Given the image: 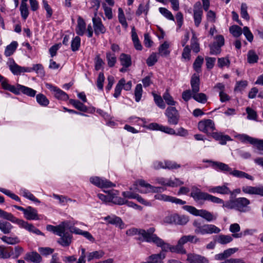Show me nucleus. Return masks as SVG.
I'll use <instances>...</instances> for the list:
<instances>
[{"instance_id": "f257e3e1", "label": "nucleus", "mask_w": 263, "mask_h": 263, "mask_svg": "<svg viewBox=\"0 0 263 263\" xmlns=\"http://www.w3.org/2000/svg\"><path fill=\"white\" fill-rule=\"evenodd\" d=\"M199 241V239L196 236L192 235H184L179 239L177 245L175 246H171L170 245L165 242L162 240V243H161L160 246H159V247H160L163 251H170L172 252L185 254L186 251L183 248V245L188 242L196 243Z\"/></svg>"}, {"instance_id": "f03ea898", "label": "nucleus", "mask_w": 263, "mask_h": 263, "mask_svg": "<svg viewBox=\"0 0 263 263\" xmlns=\"http://www.w3.org/2000/svg\"><path fill=\"white\" fill-rule=\"evenodd\" d=\"M155 229L153 227L150 228L147 230L143 229H131L126 231L128 235H134L139 234L142 236L143 240L149 243H153L158 247L162 243V239L154 234Z\"/></svg>"}, {"instance_id": "7ed1b4c3", "label": "nucleus", "mask_w": 263, "mask_h": 263, "mask_svg": "<svg viewBox=\"0 0 263 263\" xmlns=\"http://www.w3.org/2000/svg\"><path fill=\"white\" fill-rule=\"evenodd\" d=\"M190 196L192 197L196 202L210 201L213 203L217 204L223 203V200L222 199L207 193L202 192L200 189L196 186H193L192 187Z\"/></svg>"}, {"instance_id": "20e7f679", "label": "nucleus", "mask_w": 263, "mask_h": 263, "mask_svg": "<svg viewBox=\"0 0 263 263\" xmlns=\"http://www.w3.org/2000/svg\"><path fill=\"white\" fill-rule=\"evenodd\" d=\"M200 79L199 76L194 74L191 80V85L192 88V98L197 102L204 104L207 101V96L203 93H198L199 91Z\"/></svg>"}, {"instance_id": "39448f33", "label": "nucleus", "mask_w": 263, "mask_h": 263, "mask_svg": "<svg viewBox=\"0 0 263 263\" xmlns=\"http://www.w3.org/2000/svg\"><path fill=\"white\" fill-rule=\"evenodd\" d=\"M105 192L107 193V195L98 194L97 195L98 198L102 201L105 203L111 202L118 205L124 204L125 200L118 196L119 192L118 191L112 190Z\"/></svg>"}, {"instance_id": "423d86ee", "label": "nucleus", "mask_w": 263, "mask_h": 263, "mask_svg": "<svg viewBox=\"0 0 263 263\" xmlns=\"http://www.w3.org/2000/svg\"><path fill=\"white\" fill-rule=\"evenodd\" d=\"M183 209L196 216H200L208 221L215 220L217 218L216 215H214L212 213L206 210H198L196 208L191 205H184Z\"/></svg>"}, {"instance_id": "0eeeda50", "label": "nucleus", "mask_w": 263, "mask_h": 263, "mask_svg": "<svg viewBox=\"0 0 263 263\" xmlns=\"http://www.w3.org/2000/svg\"><path fill=\"white\" fill-rule=\"evenodd\" d=\"M193 226L195 228V233L204 235L206 234L218 233L220 229L216 226L211 224H205L201 225L200 221L195 220Z\"/></svg>"}, {"instance_id": "6e6552de", "label": "nucleus", "mask_w": 263, "mask_h": 263, "mask_svg": "<svg viewBox=\"0 0 263 263\" xmlns=\"http://www.w3.org/2000/svg\"><path fill=\"white\" fill-rule=\"evenodd\" d=\"M137 183L139 185L137 189L138 191L141 193H147L150 192L158 193L165 190V189L162 187L154 186L146 182L143 180H139L137 181Z\"/></svg>"}, {"instance_id": "1a4fd4ad", "label": "nucleus", "mask_w": 263, "mask_h": 263, "mask_svg": "<svg viewBox=\"0 0 263 263\" xmlns=\"http://www.w3.org/2000/svg\"><path fill=\"white\" fill-rule=\"evenodd\" d=\"M198 128L200 131L207 135H211L215 129L214 122L211 119H204L199 121Z\"/></svg>"}, {"instance_id": "9d476101", "label": "nucleus", "mask_w": 263, "mask_h": 263, "mask_svg": "<svg viewBox=\"0 0 263 263\" xmlns=\"http://www.w3.org/2000/svg\"><path fill=\"white\" fill-rule=\"evenodd\" d=\"M156 182L164 186L172 187H177L184 184V182L176 178H163L159 177L156 179Z\"/></svg>"}, {"instance_id": "9b49d317", "label": "nucleus", "mask_w": 263, "mask_h": 263, "mask_svg": "<svg viewBox=\"0 0 263 263\" xmlns=\"http://www.w3.org/2000/svg\"><path fill=\"white\" fill-rule=\"evenodd\" d=\"M13 223L17 224L20 228L25 229L29 232L33 233L37 235L44 236V234L39 229L35 228L32 224L29 223L23 219L16 217Z\"/></svg>"}, {"instance_id": "f8f14e48", "label": "nucleus", "mask_w": 263, "mask_h": 263, "mask_svg": "<svg viewBox=\"0 0 263 263\" xmlns=\"http://www.w3.org/2000/svg\"><path fill=\"white\" fill-rule=\"evenodd\" d=\"M165 115L167 118V122L171 125H176L179 120V113L175 107L171 106L167 108Z\"/></svg>"}, {"instance_id": "ddd939ff", "label": "nucleus", "mask_w": 263, "mask_h": 263, "mask_svg": "<svg viewBox=\"0 0 263 263\" xmlns=\"http://www.w3.org/2000/svg\"><path fill=\"white\" fill-rule=\"evenodd\" d=\"M8 65L10 70L14 75H21L22 73L30 72L28 67H22L17 65L13 59H9Z\"/></svg>"}, {"instance_id": "4468645a", "label": "nucleus", "mask_w": 263, "mask_h": 263, "mask_svg": "<svg viewBox=\"0 0 263 263\" xmlns=\"http://www.w3.org/2000/svg\"><path fill=\"white\" fill-rule=\"evenodd\" d=\"M89 181L92 184L100 188H107L115 186L110 181L104 178H100L97 176L90 177Z\"/></svg>"}, {"instance_id": "2eb2a0df", "label": "nucleus", "mask_w": 263, "mask_h": 263, "mask_svg": "<svg viewBox=\"0 0 263 263\" xmlns=\"http://www.w3.org/2000/svg\"><path fill=\"white\" fill-rule=\"evenodd\" d=\"M193 18L195 25L198 27L202 21L203 10L200 2H196L193 6Z\"/></svg>"}, {"instance_id": "dca6fc26", "label": "nucleus", "mask_w": 263, "mask_h": 263, "mask_svg": "<svg viewBox=\"0 0 263 263\" xmlns=\"http://www.w3.org/2000/svg\"><path fill=\"white\" fill-rule=\"evenodd\" d=\"M46 86L47 88L53 93L54 97L58 99L63 101H66L68 99V95L57 86L49 83H46Z\"/></svg>"}, {"instance_id": "f3484780", "label": "nucleus", "mask_w": 263, "mask_h": 263, "mask_svg": "<svg viewBox=\"0 0 263 263\" xmlns=\"http://www.w3.org/2000/svg\"><path fill=\"white\" fill-rule=\"evenodd\" d=\"M204 162L210 163L213 168L215 170L220 171L224 173H229L230 174L232 168L229 167V166L227 164L218 161H213L211 160L204 161Z\"/></svg>"}, {"instance_id": "a211bd4d", "label": "nucleus", "mask_w": 263, "mask_h": 263, "mask_svg": "<svg viewBox=\"0 0 263 263\" xmlns=\"http://www.w3.org/2000/svg\"><path fill=\"white\" fill-rule=\"evenodd\" d=\"M228 183H224L222 185L211 186L209 187L208 191L214 194L229 195L231 193V190L228 187Z\"/></svg>"}, {"instance_id": "6ab92c4d", "label": "nucleus", "mask_w": 263, "mask_h": 263, "mask_svg": "<svg viewBox=\"0 0 263 263\" xmlns=\"http://www.w3.org/2000/svg\"><path fill=\"white\" fill-rule=\"evenodd\" d=\"M148 127L151 129L160 130L171 135L176 134V132L173 128L168 126L159 124L157 123H152L149 124Z\"/></svg>"}, {"instance_id": "aec40b11", "label": "nucleus", "mask_w": 263, "mask_h": 263, "mask_svg": "<svg viewBox=\"0 0 263 263\" xmlns=\"http://www.w3.org/2000/svg\"><path fill=\"white\" fill-rule=\"evenodd\" d=\"M163 251L158 254H154L148 256L146 261L141 263H163V259L165 257V254Z\"/></svg>"}, {"instance_id": "412c9836", "label": "nucleus", "mask_w": 263, "mask_h": 263, "mask_svg": "<svg viewBox=\"0 0 263 263\" xmlns=\"http://www.w3.org/2000/svg\"><path fill=\"white\" fill-rule=\"evenodd\" d=\"M250 203V201L245 197H239L235 199L236 210L241 212H246V208Z\"/></svg>"}, {"instance_id": "4be33fe9", "label": "nucleus", "mask_w": 263, "mask_h": 263, "mask_svg": "<svg viewBox=\"0 0 263 263\" xmlns=\"http://www.w3.org/2000/svg\"><path fill=\"white\" fill-rule=\"evenodd\" d=\"M242 191L245 194L259 195L263 196V187H255L246 185L242 187Z\"/></svg>"}, {"instance_id": "5701e85b", "label": "nucleus", "mask_w": 263, "mask_h": 263, "mask_svg": "<svg viewBox=\"0 0 263 263\" xmlns=\"http://www.w3.org/2000/svg\"><path fill=\"white\" fill-rule=\"evenodd\" d=\"M24 215V217L29 220L40 219L37 210L31 206H28L26 208Z\"/></svg>"}, {"instance_id": "b1692460", "label": "nucleus", "mask_w": 263, "mask_h": 263, "mask_svg": "<svg viewBox=\"0 0 263 263\" xmlns=\"http://www.w3.org/2000/svg\"><path fill=\"white\" fill-rule=\"evenodd\" d=\"M187 260L190 263H209V260L205 257L195 254H188Z\"/></svg>"}, {"instance_id": "393cba45", "label": "nucleus", "mask_w": 263, "mask_h": 263, "mask_svg": "<svg viewBox=\"0 0 263 263\" xmlns=\"http://www.w3.org/2000/svg\"><path fill=\"white\" fill-rule=\"evenodd\" d=\"M94 30L95 34L99 35L103 34L105 32V28L103 26L100 18L93 17L92 18Z\"/></svg>"}, {"instance_id": "a878e982", "label": "nucleus", "mask_w": 263, "mask_h": 263, "mask_svg": "<svg viewBox=\"0 0 263 263\" xmlns=\"http://www.w3.org/2000/svg\"><path fill=\"white\" fill-rule=\"evenodd\" d=\"M211 136L214 139L219 141L221 145H224L227 143V141L231 140V138L229 136L223 135L221 132H213Z\"/></svg>"}, {"instance_id": "bb28decb", "label": "nucleus", "mask_w": 263, "mask_h": 263, "mask_svg": "<svg viewBox=\"0 0 263 263\" xmlns=\"http://www.w3.org/2000/svg\"><path fill=\"white\" fill-rule=\"evenodd\" d=\"M16 90L18 91V94L22 92L30 97H34L36 93V91L32 88L20 84H17Z\"/></svg>"}, {"instance_id": "cd10ccee", "label": "nucleus", "mask_w": 263, "mask_h": 263, "mask_svg": "<svg viewBox=\"0 0 263 263\" xmlns=\"http://www.w3.org/2000/svg\"><path fill=\"white\" fill-rule=\"evenodd\" d=\"M155 167L157 169L160 168L174 169L180 167V165L176 164L175 162L166 161L164 162V165L162 162H156L155 164Z\"/></svg>"}, {"instance_id": "c85d7f7f", "label": "nucleus", "mask_w": 263, "mask_h": 263, "mask_svg": "<svg viewBox=\"0 0 263 263\" xmlns=\"http://www.w3.org/2000/svg\"><path fill=\"white\" fill-rule=\"evenodd\" d=\"M24 259L33 263H40L42 261L40 255L36 252H32L26 254Z\"/></svg>"}, {"instance_id": "c756f323", "label": "nucleus", "mask_w": 263, "mask_h": 263, "mask_svg": "<svg viewBox=\"0 0 263 263\" xmlns=\"http://www.w3.org/2000/svg\"><path fill=\"white\" fill-rule=\"evenodd\" d=\"M72 236L68 232H65L58 240V243L63 247L69 246L72 242Z\"/></svg>"}, {"instance_id": "7c9ffc66", "label": "nucleus", "mask_w": 263, "mask_h": 263, "mask_svg": "<svg viewBox=\"0 0 263 263\" xmlns=\"http://www.w3.org/2000/svg\"><path fill=\"white\" fill-rule=\"evenodd\" d=\"M104 219L108 223L116 225V226H119L120 228H122V225L123 224V222L120 217L113 215L111 216H107L104 217Z\"/></svg>"}, {"instance_id": "2f4dec72", "label": "nucleus", "mask_w": 263, "mask_h": 263, "mask_svg": "<svg viewBox=\"0 0 263 263\" xmlns=\"http://www.w3.org/2000/svg\"><path fill=\"white\" fill-rule=\"evenodd\" d=\"M230 175H231L234 177L239 178H247L250 180H253V179H254V178L253 176L250 175L249 174H248L244 172L239 171L237 170H233L232 169Z\"/></svg>"}, {"instance_id": "473e14b6", "label": "nucleus", "mask_w": 263, "mask_h": 263, "mask_svg": "<svg viewBox=\"0 0 263 263\" xmlns=\"http://www.w3.org/2000/svg\"><path fill=\"white\" fill-rule=\"evenodd\" d=\"M20 194L25 198L34 202L40 203V201L37 199L31 192L25 188H21Z\"/></svg>"}, {"instance_id": "72a5a7b5", "label": "nucleus", "mask_w": 263, "mask_h": 263, "mask_svg": "<svg viewBox=\"0 0 263 263\" xmlns=\"http://www.w3.org/2000/svg\"><path fill=\"white\" fill-rule=\"evenodd\" d=\"M13 254V249L11 247L0 246V258H8Z\"/></svg>"}, {"instance_id": "f704fd0d", "label": "nucleus", "mask_w": 263, "mask_h": 263, "mask_svg": "<svg viewBox=\"0 0 263 263\" xmlns=\"http://www.w3.org/2000/svg\"><path fill=\"white\" fill-rule=\"evenodd\" d=\"M1 240L5 243L10 245H15L20 242L19 238L16 236H3Z\"/></svg>"}, {"instance_id": "c9c22d12", "label": "nucleus", "mask_w": 263, "mask_h": 263, "mask_svg": "<svg viewBox=\"0 0 263 263\" xmlns=\"http://www.w3.org/2000/svg\"><path fill=\"white\" fill-rule=\"evenodd\" d=\"M104 255L105 252L102 250L95 251L88 254L87 260L90 261L93 259H99L102 258Z\"/></svg>"}, {"instance_id": "e433bc0d", "label": "nucleus", "mask_w": 263, "mask_h": 263, "mask_svg": "<svg viewBox=\"0 0 263 263\" xmlns=\"http://www.w3.org/2000/svg\"><path fill=\"white\" fill-rule=\"evenodd\" d=\"M2 86L3 89L9 90L10 91L17 95L18 91H17V85L16 86L11 85L8 83V81L4 77V80L1 82Z\"/></svg>"}, {"instance_id": "4c0bfd02", "label": "nucleus", "mask_w": 263, "mask_h": 263, "mask_svg": "<svg viewBox=\"0 0 263 263\" xmlns=\"http://www.w3.org/2000/svg\"><path fill=\"white\" fill-rule=\"evenodd\" d=\"M12 225L9 222L0 220V230L4 234H9L13 229Z\"/></svg>"}, {"instance_id": "58836bf2", "label": "nucleus", "mask_w": 263, "mask_h": 263, "mask_svg": "<svg viewBox=\"0 0 263 263\" xmlns=\"http://www.w3.org/2000/svg\"><path fill=\"white\" fill-rule=\"evenodd\" d=\"M232 240V237L230 235H219L216 237L215 239L216 242L222 245L227 244Z\"/></svg>"}, {"instance_id": "ea45409f", "label": "nucleus", "mask_w": 263, "mask_h": 263, "mask_svg": "<svg viewBox=\"0 0 263 263\" xmlns=\"http://www.w3.org/2000/svg\"><path fill=\"white\" fill-rule=\"evenodd\" d=\"M86 30V24L84 20L81 18L78 20V24L76 28V32L78 34L82 35L84 34Z\"/></svg>"}, {"instance_id": "a19ab883", "label": "nucleus", "mask_w": 263, "mask_h": 263, "mask_svg": "<svg viewBox=\"0 0 263 263\" xmlns=\"http://www.w3.org/2000/svg\"><path fill=\"white\" fill-rule=\"evenodd\" d=\"M229 230L233 233L232 236L234 238H240L242 236L241 233H237L240 231V227L237 223L231 224L230 226Z\"/></svg>"}, {"instance_id": "79ce46f5", "label": "nucleus", "mask_w": 263, "mask_h": 263, "mask_svg": "<svg viewBox=\"0 0 263 263\" xmlns=\"http://www.w3.org/2000/svg\"><path fill=\"white\" fill-rule=\"evenodd\" d=\"M237 138L243 143H249L254 144L256 141V138H252L246 134H239L236 136Z\"/></svg>"}, {"instance_id": "37998d69", "label": "nucleus", "mask_w": 263, "mask_h": 263, "mask_svg": "<svg viewBox=\"0 0 263 263\" xmlns=\"http://www.w3.org/2000/svg\"><path fill=\"white\" fill-rule=\"evenodd\" d=\"M36 100L41 106L46 107L49 104V100L42 93H39L36 95Z\"/></svg>"}, {"instance_id": "c03bdc74", "label": "nucleus", "mask_w": 263, "mask_h": 263, "mask_svg": "<svg viewBox=\"0 0 263 263\" xmlns=\"http://www.w3.org/2000/svg\"><path fill=\"white\" fill-rule=\"evenodd\" d=\"M121 64L125 67H128L132 65L131 57L129 55L122 54L120 58Z\"/></svg>"}, {"instance_id": "a18cd8bd", "label": "nucleus", "mask_w": 263, "mask_h": 263, "mask_svg": "<svg viewBox=\"0 0 263 263\" xmlns=\"http://www.w3.org/2000/svg\"><path fill=\"white\" fill-rule=\"evenodd\" d=\"M69 103L76 108L81 111L86 112L87 110V107L78 100L70 99Z\"/></svg>"}, {"instance_id": "49530a36", "label": "nucleus", "mask_w": 263, "mask_h": 263, "mask_svg": "<svg viewBox=\"0 0 263 263\" xmlns=\"http://www.w3.org/2000/svg\"><path fill=\"white\" fill-rule=\"evenodd\" d=\"M143 92L142 86L141 84H138L135 89V99L137 102H139L142 98Z\"/></svg>"}, {"instance_id": "de8ad7c7", "label": "nucleus", "mask_w": 263, "mask_h": 263, "mask_svg": "<svg viewBox=\"0 0 263 263\" xmlns=\"http://www.w3.org/2000/svg\"><path fill=\"white\" fill-rule=\"evenodd\" d=\"M124 84V79H121L117 84L115 88L114 97L117 98L121 95V92Z\"/></svg>"}, {"instance_id": "09e8293b", "label": "nucleus", "mask_w": 263, "mask_h": 263, "mask_svg": "<svg viewBox=\"0 0 263 263\" xmlns=\"http://www.w3.org/2000/svg\"><path fill=\"white\" fill-rule=\"evenodd\" d=\"M132 37L136 49H140L141 46L134 27H133L132 29Z\"/></svg>"}, {"instance_id": "8fccbe9b", "label": "nucleus", "mask_w": 263, "mask_h": 263, "mask_svg": "<svg viewBox=\"0 0 263 263\" xmlns=\"http://www.w3.org/2000/svg\"><path fill=\"white\" fill-rule=\"evenodd\" d=\"M159 12L166 18L174 21V17L172 12L165 8L160 7L159 8Z\"/></svg>"}, {"instance_id": "3c124183", "label": "nucleus", "mask_w": 263, "mask_h": 263, "mask_svg": "<svg viewBox=\"0 0 263 263\" xmlns=\"http://www.w3.org/2000/svg\"><path fill=\"white\" fill-rule=\"evenodd\" d=\"M0 217L5 219L13 223L16 217L11 213H8L0 209Z\"/></svg>"}, {"instance_id": "603ef678", "label": "nucleus", "mask_w": 263, "mask_h": 263, "mask_svg": "<svg viewBox=\"0 0 263 263\" xmlns=\"http://www.w3.org/2000/svg\"><path fill=\"white\" fill-rule=\"evenodd\" d=\"M118 19L120 24L123 27L126 28L128 26L123 10L121 8L118 9Z\"/></svg>"}, {"instance_id": "864d4df0", "label": "nucleus", "mask_w": 263, "mask_h": 263, "mask_svg": "<svg viewBox=\"0 0 263 263\" xmlns=\"http://www.w3.org/2000/svg\"><path fill=\"white\" fill-rule=\"evenodd\" d=\"M28 69H30V72L34 71L39 76H44L45 74L43 67L41 64L33 65L32 67H28Z\"/></svg>"}, {"instance_id": "5fc2aeb1", "label": "nucleus", "mask_w": 263, "mask_h": 263, "mask_svg": "<svg viewBox=\"0 0 263 263\" xmlns=\"http://www.w3.org/2000/svg\"><path fill=\"white\" fill-rule=\"evenodd\" d=\"M203 62V58L202 57L198 56L195 60L193 67L194 70L197 72H200L201 71V67Z\"/></svg>"}, {"instance_id": "6e6d98bb", "label": "nucleus", "mask_w": 263, "mask_h": 263, "mask_svg": "<svg viewBox=\"0 0 263 263\" xmlns=\"http://www.w3.org/2000/svg\"><path fill=\"white\" fill-rule=\"evenodd\" d=\"M159 57L157 53L153 52L147 58L146 64L148 66H152L157 62Z\"/></svg>"}, {"instance_id": "4d7b16f0", "label": "nucleus", "mask_w": 263, "mask_h": 263, "mask_svg": "<svg viewBox=\"0 0 263 263\" xmlns=\"http://www.w3.org/2000/svg\"><path fill=\"white\" fill-rule=\"evenodd\" d=\"M154 101L157 105L162 109H164L165 107V103L162 98V97L156 93H153Z\"/></svg>"}, {"instance_id": "13d9d810", "label": "nucleus", "mask_w": 263, "mask_h": 263, "mask_svg": "<svg viewBox=\"0 0 263 263\" xmlns=\"http://www.w3.org/2000/svg\"><path fill=\"white\" fill-rule=\"evenodd\" d=\"M189 221L187 217L176 214L175 224L184 225Z\"/></svg>"}, {"instance_id": "bf43d9fd", "label": "nucleus", "mask_w": 263, "mask_h": 263, "mask_svg": "<svg viewBox=\"0 0 263 263\" xmlns=\"http://www.w3.org/2000/svg\"><path fill=\"white\" fill-rule=\"evenodd\" d=\"M229 30L230 32L235 37L239 36L242 33V29L237 25L231 26Z\"/></svg>"}, {"instance_id": "052dcab7", "label": "nucleus", "mask_w": 263, "mask_h": 263, "mask_svg": "<svg viewBox=\"0 0 263 263\" xmlns=\"http://www.w3.org/2000/svg\"><path fill=\"white\" fill-rule=\"evenodd\" d=\"M248 10V6L246 3H242L241 5V8H240V15L241 16L248 21L250 19L249 15L247 11Z\"/></svg>"}, {"instance_id": "680f3d73", "label": "nucleus", "mask_w": 263, "mask_h": 263, "mask_svg": "<svg viewBox=\"0 0 263 263\" xmlns=\"http://www.w3.org/2000/svg\"><path fill=\"white\" fill-rule=\"evenodd\" d=\"M108 65L109 67H112L116 62V57L114 52H108L106 54Z\"/></svg>"}, {"instance_id": "e2e57ef3", "label": "nucleus", "mask_w": 263, "mask_h": 263, "mask_svg": "<svg viewBox=\"0 0 263 263\" xmlns=\"http://www.w3.org/2000/svg\"><path fill=\"white\" fill-rule=\"evenodd\" d=\"M258 60V55L252 50H250L248 53V62L250 64L256 63Z\"/></svg>"}, {"instance_id": "0e129e2a", "label": "nucleus", "mask_w": 263, "mask_h": 263, "mask_svg": "<svg viewBox=\"0 0 263 263\" xmlns=\"http://www.w3.org/2000/svg\"><path fill=\"white\" fill-rule=\"evenodd\" d=\"M163 98L167 104L172 106L175 105L176 102L174 100L173 97L170 95L167 90L163 95Z\"/></svg>"}, {"instance_id": "69168bd1", "label": "nucleus", "mask_w": 263, "mask_h": 263, "mask_svg": "<svg viewBox=\"0 0 263 263\" xmlns=\"http://www.w3.org/2000/svg\"><path fill=\"white\" fill-rule=\"evenodd\" d=\"M20 11L22 17L24 20H26L29 14L27 3H21L20 6Z\"/></svg>"}, {"instance_id": "338daca9", "label": "nucleus", "mask_w": 263, "mask_h": 263, "mask_svg": "<svg viewBox=\"0 0 263 263\" xmlns=\"http://www.w3.org/2000/svg\"><path fill=\"white\" fill-rule=\"evenodd\" d=\"M242 33L249 42H251L253 41V35L248 27L245 26L243 28Z\"/></svg>"}, {"instance_id": "774afa93", "label": "nucleus", "mask_w": 263, "mask_h": 263, "mask_svg": "<svg viewBox=\"0 0 263 263\" xmlns=\"http://www.w3.org/2000/svg\"><path fill=\"white\" fill-rule=\"evenodd\" d=\"M248 85L247 81H240L237 82L234 89L235 91H241L243 90Z\"/></svg>"}]
</instances>
